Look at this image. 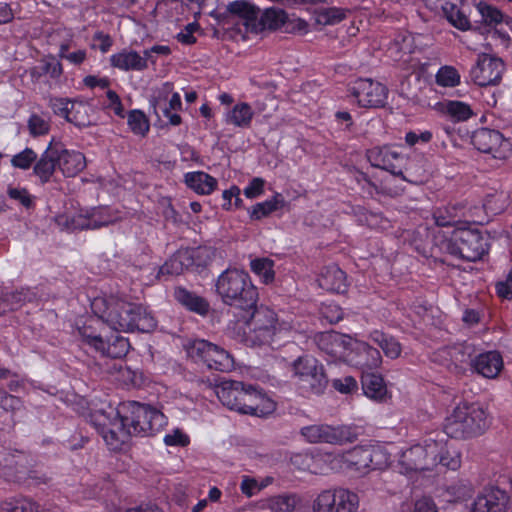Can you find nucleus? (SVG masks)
I'll return each instance as SVG.
<instances>
[{
  "label": "nucleus",
  "instance_id": "1",
  "mask_svg": "<svg viewBox=\"0 0 512 512\" xmlns=\"http://www.w3.org/2000/svg\"><path fill=\"white\" fill-rule=\"evenodd\" d=\"M91 308L96 316L116 331L151 332L157 326L154 317L144 307L115 295L94 298Z\"/></svg>",
  "mask_w": 512,
  "mask_h": 512
},
{
  "label": "nucleus",
  "instance_id": "2",
  "mask_svg": "<svg viewBox=\"0 0 512 512\" xmlns=\"http://www.w3.org/2000/svg\"><path fill=\"white\" fill-rule=\"evenodd\" d=\"M230 13L226 23L236 26L239 33H259L265 29L275 30L281 27L287 19L284 10L268 8L261 11L257 6L246 0H237L228 4Z\"/></svg>",
  "mask_w": 512,
  "mask_h": 512
},
{
  "label": "nucleus",
  "instance_id": "3",
  "mask_svg": "<svg viewBox=\"0 0 512 512\" xmlns=\"http://www.w3.org/2000/svg\"><path fill=\"white\" fill-rule=\"evenodd\" d=\"M85 167L86 158L83 153L68 150L62 142L52 138L33 166V173L42 184H45L51 180L56 169H59L65 177H74Z\"/></svg>",
  "mask_w": 512,
  "mask_h": 512
},
{
  "label": "nucleus",
  "instance_id": "4",
  "mask_svg": "<svg viewBox=\"0 0 512 512\" xmlns=\"http://www.w3.org/2000/svg\"><path fill=\"white\" fill-rule=\"evenodd\" d=\"M325 461L331 470L367 474L389 466L391 456L380 446H357L342 454H326Z\"/></svg>",
  "mask_w": 512,
  "mask_h": 512
},
{
  "label": "nucleus",
  "instance_id": "5",
  "mask_svg": "<svg viewBox=\"0 0 512 512\" xmlns=\"http://www.w3.org/2000/svg\"><path fill=\"white\" fill-rule=\"evenodd\" d=\"M216 292L224 304L243 312L252 309L258 302L257 288L243 270L227 269L216 282Z\"/></svg>",
  "mask_w": 512,
  "mask_h": 512
},
{
  "label": "nucleus",
  "instance_id": "6",
  "mask_svg": "<svg viewBox=\"0 0 512 512\" xmlns=\"http://www.w3.org/2000/svg\"><path fill=\"white\" fill-rule=\"evenodd\" d=\"M491 420L485 407L479 403L462 401L450 414V438L469 439L482 435Z\"/></svg>",
  "mask_w": 512,
  "mask_h": 512
},
{
  "label": "nucleus",
  "instance_id": "7",
  "mask_svg": "<svg viewBox=\"0 0 512 512\" xmlns=\"http://www.w3.org/2000/svg\"><path fill=\"white\" fill-rule=\"evenodd\" d=\"M241 317L252 328L245 336V343L251 347L269 346L284 323H280L277 314L268 306L257 303L252 309L241 312Z\"/></svg>",
  "mask_w": 512,
  "mask_h": 512
},
{
  "label": "nucleus",
  "instance_id": "8",
  "mask_svg": "<svg viewBox=\"0 0 512 512\" xmlns=\"http://www.w3.org/2000/svg\"><path fill=\"white\" fill-rule=\"evenodd\" d=\"M450 255L475 262L488 252V238L479 230L472 228L469 222H451Z\"/></svg>",
  "mask_w": 512,
  "mask_h": 512
},
{
  "label": "nucleus",
  "instance_id": "9",
  "mask_svg": "<svg viewBox=\"0 0 512 512\" xmlns=\"http://www.w3.org/2000/svg\"><path fill=\"white\" fill-rule=\"evenodd\" d=\"M290 367L295 384L303 395H320L327 388L328 377L324 366L316 358L299 356Z\"/></svg>",
  "mask_w": 512,
  "mask_h": 512
},
{
  "label": "nucleus",
  "instance_id": "10",
  "mask_svg": "<svg viewBox=\"0 0 512 512\" xmlns=\"http://www.w3.org/2000/svg\"><path fill=\"white\" fill-rule=\"evenodd\" d=\"M188 357L208 369L228 372L234 367L233 357L224 348L204 339H197L187 344Z\"/></svg>",
  "mask_w": 512,
  "mask_h": 512
},
{
  "label": "nucleus",
  "instance_id": "11",
  "mask_svg": "<svg viewBox=\"0 0 512 512\" xmlns=\"http://www.w3.org/2000/svg\"><path fill=\"white\" fill-rule=\"evenodd\" d=\"M122 411L127 412L131 432L135 436H150L159 431L166 423L164 414L156 408L138 402L122 404Z\"/></svg>",
  "mask_w": 512,
  "mask_h": 512
},
{
  "label": "nucleus",
  "instance_id": "12",
  "mask_svg": "<svg viewBox=\"0 0 512 512\" xmlns=\"http://www.w3.org/2000/svg\"><path fill=\"white\" fill-rule=\"evenodd\" d=\"M358 495L348 489L339 488L322 491L313 502V512H356Z\"/></svg>",
  "mask_w": 512,
  "mask_h": 512
},
{
  "label": "nucleus",
  "instance_id": "13",
  "mask_svg": "<svg viewBox=\"0 0 512 512\" xmlns=\"http://www.w3.org/2000/svg\"><path fill=\"white\" fill-rule=\"evenodd\" d=\"M471 143L482 153L492 154L496 159L505 160L512 156V144L497 130L481 128L471 136Z\"/></svg>",
  "mask_w": 512,
  "mask_h": 512
},
{
  "label": "nucleus",
  "instance_id": "14",
  "mask_svg": "<svg viewBox=\"0 0 512 512\" xmlns=\"http://www.w3.org/2000/svg\"><path fill=\"white\" fill-rule=\"evenodd\" d=\"M437 441L427 443L426 446L414 445L402 452L399 464L405 472H416L428 470L427 458L431 457L433 464L442 463L445 460L443 452L436 453Z\"/></svg>",
  "mask_w": 512,
  "mask_h": 512
},
{
  "label": "nucleus",
  "instance_id": "15",
  "mask_svg": "<svg viewBox=\"0 0 512 512\" xmlns=\"http://www.w3.org/2000/svg\"><path fill=\"white\" fill-rule=\"evenodd\" d=\"M505 71L503 60L495 55L479 54L475 65L471 69V77L479 86L497 85L500 83Z\"/></svg>",
  "mask_w": 512,
  "mask_h": 512
},
{
  "label": "nucleus",
  "instance_id": "16",
  "mask_svg": "<svg viewBox=\"0 0 512 512\" xmlns=\"http://www.w3.org/2000/svg\"><path fill=\"white\" fill-rule=\"evenodd\" d=\"M55 223L62 231L75 232L84 229H99L113 223V220L103 211H94L89 215L62 213L55 217Z\"/></svg>",
  "mask_w": 512,
  "mask_h": 512
},
{
  "label": "nucleus",
  "instance_id": "17",
  "mask_svg": "<svg viewBox=\"0 0 512 512\" xmlns=\"http://www.w3.org/2000/svg\"><path fill=\"white\" fill-rule=\"evenodd\" d=\"M349 91L357 99L358 104L366 108L383 107L388 95V89L383 84L369 78L357 79Z\"/></svg>",
  "mask_w": 512,
  "mask_h": 512
},
{
  "label": "nucleus",
  "instance_id": "18",
  "mask_svg": "<svg viewBox=\"0 0 512 512\" xmlns=\"http://www.w3.org/2000/svg\"><path fill=\"white\" fill-rule=\"evenodd\" d=\"M476 7L481 15L482 22L489 27H494L493 35L499 38L504 47H509L511 44L512 18L484 1L478 2Z\"/></svg>",
  "mask_w": 512,
  "mask_h": 512
},
{
  "label": "nucleus",
  "instance_id": "19",
  "mask_svg": "<svg viewBox=\"0 0 512 512\" xmlns=\"http://www.w3.org/2000/svg\"><path fill=\"white\" fill-rule=\"evenodd\" d=\"M367 159L373 167L386 170L406 180L402 170L405 160L402 154L392 147H373L367 151Z\"/></svg>",
  "mask_w": 512,
  "mask_h": 512
},
{
  "label": "nucleus",
  "instance_id": "20",
  "mask_svg": "<svg viewBox=\"0 0 512 512\" xmlns=\"http://www.w3.org/2000/svg\"><path fill=\"white\" fill-rule=\"evenodd\" d=\"M510 496L496 486L485 487L473 501L470 512H506Z\"/></svg>",
  "mask_w": 512,
  "mask_h": 512
},
{
  "label": "nucleus",
  "instance_id": "21",
  "mask_svg": "<svg viewBox=\"0 0 512 512\" xmlns=\"http://www.w3.org/2000/svg\"><path fill=\"white\" fill-rule=\"evenodd\" d=\"M239 413L264 417L275 410V403L252 385L244 386Z\"/></svg>",
  "mask_w": 512,
  "mask_h": 512
},
{
  "label": "nucleus",
  "instance_id": "22",
  "mask_svg": "<svg viewBox=\"0 0 512 512\" xmlns=\"http://www.w3.org/2000/svg\"><path fill=\"white\" fill-rule=\"evenodd\" d=\"M314 340L321 351L335 359L347 357L353 346V339L350 336L335 331L318 333Z\"/></svg>",
  "mask_w": 512,
  "mask_h": 512
},
{
  "label": "nucleus",
  "instance_id": "23",
  "mask_svg": "<svg viewBox=\"0 0 512 512\" xmlns=\"http://www.w3.org/2000/svg\"><path fill=\"white\" fill-rule=\"evenodd\" d=\"M301 434L311 443L341 444L349 439V431L346 427H333L325 424L303 427Z\"/></svg>",
  "mask_w": 512,
  "mask_h": 512
},
{
  "label": "nucleus",
  "instance_id": "24",
  "mask_svg": "<svg viewBox=\"0 0 512 512\" xmlns=\"http://www.w3.org/2000/svg\"><path fill=\"white\" fill-rule=\"evenodd\" d=\"M350 351L356 352L357 359L355 363L363 370L362 372L377 369L382 363V356L379 350L366 342L353 340V346Z\"/></svg>",
  "mask_w": 512,
  "mask_h": 512
},
{
  "label": "nucleus",
  "instance_id": "25",
  "mask_svg": "<svg viewBox=\"0 0 512 512\" xmlns=\"http://www.w3.org/2000/svg\"><path fill=\"white\" fill-rule=\"evenodd\" d=\"M194 257L189 249H180L175 252L159 269L158 277L178 276L192 267Z\"/></svg>",
  "mask_w": 512,
  "mask_h": 512
},
{
  "label": "nucleus",
  "instance_id": "26",
  "mask_svg": "<svg viewBox=\"0 0 512 512\" xmlns=\"http://www.w3.org/2000/svg\"><path fill=\"white\" fill-rule=\"evenodd\" d=\"M244 386L245 384L239 381H223L216 388L217 397L224 406L239 412Z\"/></svg>",
  "mask_w": 512,
  "mask_h": 512
},
{
  "label": "nucleus",
  "instance_id": "27",
  "mask_svg": "<svg viewBox=\"0 0 512 512\" xmlns=\"http://www.w3.org/2000/svg\"><path fill=\"white\" fill-rule=\"evenodd\" d=\"M361 383L362 390L368 398L380 403L390 399L391 395L381 375L372 372H362Z\"/></svg>",
  "mask_w": 512,
  "mask_h": 512
},
{
  "label": "nucleus",
  "instance_id": "28",
  "mask_svg": "<svg viewBox=\"0 0 512 512\" xmlns=\"http://www.w3.org/2000/svg\"><path fill=\"white\" fill-rule=\"evenodd\" d=\"M319 287L330 292L346 290V275L337 265H329L321 271L317 279Z\"/></svg>",
  "mask_w": 512,
  "mask_h": 512
},
{
  "label": "nucleus",
  "instance_id": "29",
  "mask_svg": "<svg viewBox=\"0 0 512 512\" xmlns=\"http://www.w3.org/2000/svg\"><path fill=\"white\" fill-rule=\"evenodd\" d=\"M110 62L113 67L124 71H142L148 67L146 58L142 57L136 51L126 49L113 54L110 58Z\"/></svg>",
  "mask_w": 512,
  "mask_h": 512
},
{
  "label": "nucleus",
  "instance_id": "30",
  "mask_svg": "<svg viewBox=\"0 0 512 512\" xmlns=\"http://www.w3.org/2000/svg\"><path fill=\"white\" fill-rule=\"evenodd\" d=\"M174 297L181 305L194 313L201 316H206L209 313V302L205 298L183 287L175 288Z\"/></svg>",
  "mask_w": 512,
  "mask_h": 512
},
{
  "label": "nucleus",
  "instance_id": "31",
  "mask_svg": "<svg viewBox=\"0 0 512 512\" xmlns=\"http://www.w3.org/2000/svg\"><path fill=\"white\" fill-rule=\"evenodd\" d=\"M474 367L484 377L495 378L503 368V359L500 353L489 351L476 358Z\"/></svg>",
  "mask_w": 512,
  "mask_h": 512
},
{
  "label": "nucleus",
  "instance_id": "32",
  "mask_svg": "<svg viewBox=\"0 0 512 512\" xmlns=\"http://www.w3.org/2000/svg\"><path fill=\"white\" fill-rule=\"evenodd\" d=\"M185 183L193 191L202 195L212 193L217 186V180L202 171L187 173L185 175Z\"/></svg>",
  "mask_w": 512,
  "mask_h": 512
},
{
  "label": "nucleus",
  "instance_id": "33",
  "mask_svg": "<svg viewBox=\"0 0 512 512\" xmlns=\"http://www.w3.org/2000/svg\"><path fill=\"white\" fill-rule=\"evenodd\" d=\"M63 73L62 64L53 56L43 58L38 65L29 70L33 81H39L44 75H49L52 79H58Z\"/></svg>",
  "mask_w": 512,
  "mask_h": 512
},
{
  "label": "nucleus",
  "instance_id": "34",
  "mask_svg": "<svg viewBox=\"0 0 512 512\" xmlns=\"http://www.w3.org/2000/svg\"><path fill=\"white\" fill-rule=\"evenodd\" d=\"M369 339L383 350L386 357L396 359L400 356L402 347L394 337L374 330L370 333Z\"/></svg>",
  "mask_w": 512,
  "mask_h": 512
},
{
  "label": "nucleus",
  "instance_id": "35",
  "mask_svg": "<svg viewBox=\"0 0 512 512\" xmlns=\"http://www.w3.org/2000/svg\"><path fill=\"white\" fill-rule=\"evenodd\" d=\"M104 322L99 316H96V318L90 319L79 328V334L83 341L95 348L96 351L103 349L104 339L98 331V327L103 325Z\"/></svg>",
  "mask_w": 512,
  "mask_h": 512
},
{
  "label": "nucleus",
  "instance_id": "36",
  "mask_svg": "<svg viewBox=\"0 0 512 512\" xmlns=\"http://www.w3.org/2000/svg\"><path fill=\"white\" fill-rule=\"evenodd\" d=\"M285 205L284 197L280 193H275L271 199L257 203L248 210L252 220H261L271 213L281 209Z\"/></svg>",
  "mask_w": 512,
  "mask_h": 512
},
{
  "label": "nucleus",
  "instance_id": "37",
  "mask_svg": "<svg viewBox=\"0 0 512 512\" xmlns=\"http://www.w3.org/2000/svg\"><path fill=\"white\" fill-rule=\"evenodd\" d=\"M254 112L251 106L245 102L236 104L226 115V122L240 128H248L251 125Z\"/></svg>",
  "mask_w": 512,
  "mask_h": 512
},
{
  "label": "nucleus",
  "instance_id": "38",
  "mask_svg": "<svg viewBox=\"0 0 512 512\" xmlns=\"http://www.w3.org/2000/svg\"><path fill=\"white\" fill-rule=\"evenodd\" d=\"M129 341L127 338L114 335L108 340L103 341V349H99L103 355L111 358L124 357L129 351Z\"/></svg>",
  "mask_w": 512,
  "mask_h": 512
},
{
  "label": "nucleus",
  "instance_id": "39",
  "mask_svg": "<svg viewBox=\"0 0 512 512\" xmlns=\"http://www.w3.org/2000/svg\"><path fill=\"white\" fill-rule=\"evenodd\" d=\"M300 499L295 494H281L267 500V506L272 512H295Z\"/></svg>",
  "mask_w": 512,
  "mask_h": 512
},
{
  "label": "nucleus",
  "instance_id": "40",
  "mask_svg": "<svg viewBox=\"0 0 512 512\" xmlns=\"http://www.w3.org/2000/svg\"><path fill=\"white\" fill-rule=\"evenodd\" d=\"M450 122H466L476 116L473 106L465 101L450 99L449 103Z\"/></svg>",
  "mask_w": 512,
  "mask_h": 512
},
{
  "label": "nucleus",
  "instance_id": "41",
  "mask_svg": "<svg viewBox=\"0 0 512 512\" xmlns=\"http://www.w3.org/2000/svg\"><path fill=\"white\" fill-rule=\"evenodd\" d=\"M29 296V291L24 290L5 294L0 299V315L20 308L26 301L30 300Z\"/></svg>",
  "mask_w": 512,
  "mask_h": 512
},
{
  "label": "nucleus",
  "instance_id": "42",
  "mask_svg": "<svg viewBox=\"0 0 512 512\" xmlns=\"http://www.w3.org/2000/svg\"><path fill=\"white\" fill-rule=\"evenodd\" d=\"M100 434L112 450L120 449L129 439V432L116 431L115 428H109L106 423L100 424Z\"/></svg>",
  "mask_w": 512,
  "mask_h": 512
},
{
  "label": "nucleus",
  "instance_id": "43",
  "mask_svg": "<svg viewBox=\"0 0 512 512\" xmlns=\"http://www.w3.org/2000/svg\"><path fill=\"white\" fill-rule=\"evenodd\" d=\"M128 126L131 131L140 136H145L149 131V121L140 110H132L128 114Z\"/></svg>",
  "mask_w": 512,
  "mask_h": 512
},
{
  "label": "nucleus",
  "instance_id": "44",
  "mask_svg": "<svg viewBox=\"0 0 512 512\" xmlns=\"http://www.w3.org/2000/svg\"><path fill=\"white\" fill-rule=\"evenodd\" d=\"M251 270L266 284L274 279L273 261L270 259L261 258L251 261Z\"/></svg>",
  "mask_w": 512,
  "mask_h": 512
},
{
  "label": "nucleus",
  "instance_id": "45",
  "mask_svg": "<svg viewBox=\"0 0 512 512\" xmlns=\"http://www.w3.org/2000/svg\"><path fill=\"white\" fill-rule=\"evenodd\" d=\"M474 492L468 480H458L450 487V502H461L469 499Z\"/></svg>",
  "mask_w": 512,
  "mask_h": 512
},
{
  "label": "nucleus",
  "instance_id": "46",
  "mask_svg": "<svg viewBox=\"0 0 512 512\" xmlns=\"http://www.w3.org/2000/svg\"><path fill=\"white\" fill-rule=\"evenodd\" d=\"M7 194L10 199L17 202L19 205L24 207L26 210L33 209L35 207V196L31 195L26 188L21 187H8Z\"/></svg>",
  "mask_w": 512,
  "mask_h": 512
},
{
  "label": "nucleus",
  "instance_id": "47",
  "mask_svg": "<svg viewBox=\"0 0 512 512\" xmlns=\"http://www.w3.org/2000/svg\"><path fill=\"white\" fill-rule=\"evenodd\" d=\"M38 505L30 499L22 498L5 502L0 506V512H37Z\"/></svg>",
  "mask_w": 512,
  "mask_h": 512
},
{
  "label": "nucleus",
  "instance_id": "48",
  "mask_svg": "<svg viewBox=\"0 0 512 512\" xmlns=\"http://www.w3.org/2000/svg\"><path fill=\"white\" fill-rule=\"evenodd\" d=\"M38 159L37 153L33 149L25 148L12 157L11 165L21 170H27L32 164L35 165Z\"/></svg>",
  "mask_w": 512,
  "mask_h": 512
},
{
  "label": "nucleus",
  "instance_id": "49",
  "mask_svg": "<svg viewBox=\"0 0 512 512\" xmlns=\"http://www.w3.org/2000/svg\"><path fill=\"white\" fill-rule=\"evenodd\" d=\"M27 127L33 137H38L49 132L50 123L46 117L38 114H32L27 121Z\"/></svg>",
  "mask_w": 512,
  "mask_h": 512
},
{
  "label": "nucleus",
  "instance_id": "50",
  "mask_svg": "<svg viewBox=\"0 0 512 512\" xmlns=\"http://www.w3.org/2000/svg\"><path fill=\"white\" fill-rule=\"evenodd\" d=\"M154 112L158 117L160 113L168 119L169 123L173 126H177L181 123V117L177 113H173L172 109H169L166 103L165 97H157L153 103Z\"/></svg>",
  "mask_w": 512,
  "mask_h": 512
},
{
  "label": "nucleus",
  "instance_id": "51",
  "mask_svg": "<svg viewBox=\"0 0 512 512\" xmlns=\"http://www.w3.org/2000/svg\"><path fill=\"white\" fill-rule=\"evenodd\" d=\"M52 108L54 113L64 117L68 122L79 124L75 117L73 116V111L75 110V104L64 99H55L52 102Z\"/></svg>",
  "mask_w": 512,
  "mask_h": 512
},
{
  "label": "nucleus",
  "instance_id": "52",
  "mask_svg": "<svg viewBox=\"0 0 512 512\" xmlns=\"http://www.w3.org/2000/svg\"><path fill=\"white\" fill-rule=\"evenodd\" d=\"M128 417L127 412L122 411V404L119 406L116 417L110 422L108 425L109 428H115L116 431H122V432H129V438L131 436H135L131 430L132 426L128 423V420H126Z\"/></svg>",
  "mask_w": 512,
  "mask_h": 512
},
{
  "label": "nucleus",
  "instance_id": "53",
  "mask_svg": "<svg viewBox=\"0 0 512 512\" xmlns=\"http://www.w3.org/2000/svg\"><path fill=\"white\" fill-rule=\"evenodd\" d=\"M0 407L7 412H15L21 409L22 401L14 395L0 391Z\"/></svg>",
  "mask_w": 512,
  "mask_h": 512
},
{
  "label": "nucleus",
  "instance_id": "54",
  "mask_svg": "<svg viewBox=\"0 0 512 512\" xmlns=\"http://www.w3.org/2000/svg\"><path fill=\"white\" fill-rule=\"evenodd\" d=\"M265 486V484H259L255 478L245 475L242 477L240 490L245 496L252 497Z\"/></svg>",
  "mask_w": 512,
  "mask_h": 512
},
{
  "label": "nucleus",
  "instance_id": "55",
  "mask_svg": "<svg viewBox=\"0 0 512 512\" xmlns=\"http://www.w3.org/2000/svg\"><path fill=\"white\" fill-rule=\"evenodd\" d=\"M200 29V26L198 23L193 22L187 24L183 30H181L177 34V40L185 45H191L196 42V38L194 36V33Z\"/></svg>",
  "mask_w": 512,
  "mask_h": 512
},
{
  "label": "nucleus",
  "instance_id": "56",
  "mask_svg": "<svg viewBox=\"0 0 512 512\" xmlns=\"http://www.w3.org/2000/svg\"><path fill=\"white\" fill-rule=\"evenodd\" d=\"M332 386L340 393L348 394L357 390V382L352 376H346L340 379H334Z\"/></svg>",
  "mask_w": 512,
  "mask_h": 512
},
{
  "label": "nucleus",
  "instance_id": "57",
  "mask_svg": "<svg viewBox=\"0 0 512 512\" xmlns=\"http://www.w3.org/2000/svg\"><path fill=\"white\" fill-rule=\"evenodd\" d=\"M265 181L262 178H253L244 189V195L249 199L259 197L264 193Z\"/></svg>",
  "mask_w": 512,
  "mask_h": 512
},
{
  "label": "nucleus",
  "instance_id": "58",
  "mask_svg": "<svg viewBox=\"0 0 512 512\" xmlns=\"http://www.w3.org/2000/svg\"><path fill=\"white\" fill-rule=\"evenodd\" d=\"M454 9L455 6L450 7V24H452L453 26L460 30H468L470 28V21L468 17L460 11L454 13Z\"/></svg>",
  "mask_w": 512,
  "mask_h": 512
},
{
  "label": "nucleus",
  "instance_id": "59",
  "mask_svg": "<svg viewBox=\"0 0 512 512\" xmlns=\"http://www.w3.org/2000/svg\"><path fill=\"white\" fill-rule=\"evenodd\" d=\"M432 139L430 131H409L405 135V141L409 146H414L417 143H428Z\"/></svg>",
  "mask_w": 512,
  "mask_h": 512
},
{
  "label": "nucleus",
  "instance_id": "60",
  "mask_svg": "<svg viewBox=\"0 0 512 512\" xmlns=\"http://www.w3.org/2000/svg\"><path fill=\"white\" fill-rule=\"evenodd\" d=\"M354 178L358 185L361 187V189L368 195L372 196L375 192H377L376 185L369 179V177L365 173L361 171H356Z\"/></svg>",
  "mask_w": 512,
  "mask_h": 512
},
{
  "label": "nucleus",
  "instance_id": "61",
  "mask_svg": "<svg viewBox=\"0 0 512 512\" xmlns=\"http://www.w3.org/2000/svg\"><path fill=\"white\" fill-rule=\"evenodd\" d=\"M344 18V13L336 8H329L320 14L319 21L326 24H335L340 22Z\"/></svg>",
  "mask_w": 512,
  "mask_h": 512
},
{
  "label": "nucleus",
  "instance_id": "62",
  "mask_svg": "<svg viewBox=\"0 0 512 512\" xmlns=\"http://www.w3.org/2000/svg\"><path fill=\"white\" fill-rule=\"evenodd\" d=\"M496 292L501 298L512 299V270L508 273L504 281L496 284Z\"/></svg>",
  "mask_w": 512,
  "mask_h": 512
},
{
  "label": "nucleus",
  "instance_id": "63",
  "mask_svg": "<svg viewBox=\"0 0 512 512\" xmlns=\"http://www.w3.org/2000/svg\"><path fill=\"white\" fill-rule=\"evenodd\" d=\"M164 442L168 446H186L189 443V438L180 430H175L164 437Z\"/></svg>",
  "mask_w": 512,
  "mask_h": 512
},
{
  "label": "nucleus",
  "instance_id": "64",
  "mask_svg": "<svg viewBox=\"0 0 512 512\" xmlns=\"http://www.w3.org/2000/svg\"><path fill=\"white\" fill-rule=\"evenodd\" d=\"M107 98L109 101L108 108L113 110L115 115L124 118V107L118 94L113 90L107 91Z\"/></svg>",
  "mask_w": 512,
  "mask_h": 512
}]
</instances>
